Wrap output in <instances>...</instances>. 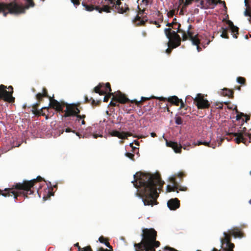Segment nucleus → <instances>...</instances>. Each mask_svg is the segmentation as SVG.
<instances>
[{
  "label": "nucleus",
  "instance_id": "473e14b6",
  "mask_svg": "<svg viewBox=\"0 0 251 251\" xmlns=\"http://www.w3.org/2000/svg\"><path fill=\"white\" fill-rule=\"evenodd\" d=\"M125 155L127 157H128L130 159H132L133 157L134 156L133 154H132L131 153H129V152H126Z\"/></svg>",
  "mask_w": 251,
  "mask_h": 251
},
{
  "label": "nucleus",
  "instance_id": "5701e85b",
  "mask_svg": "<svg viewBox=\"0 0 251 251\" xmlns=\"http://www.w3.org/2000/svg\"><path fill=\"white\" fill-rule=\"evenodd\" d=\"M244 4L245 6H246L247 8L244 11V14L245 16H249L250 19H251V14L249 11V5L247 2V0H244Z\"/></svg>",
  "mask_w": 251,
  "mask_h": 251
},
{
  "label": "nucleus",
  "instance_id": "0eeeda50",
  "mask_svg": "<svg viewBox=\"0 0 251 251\" xmlns=\"http://www.w3.org/2000/svg\"><path fill=\"white\" fill-rule=\"evenodd\" d=\"M8 89L9 91H7L5 87L1 85L0 86V98L4 99L5 100L12 101L14 98L12 96V87L9 86Z\"/></svg>",
  "mask_w": 251,
  "mask_h": 251
},
{
  "label": "nucleus",
  "instance_id": "6e6552de",
  "mask_svg": "<svg viewBox=\"0 0 251 251\" xmlns=\"http://www.w3.org/2000/svg\"><path fill=\"white\" fill-rule=\"evenodd\" d=\"M169 179L173 183L172 185H168L166 187V190L168 192H170L172 191H175L176 190V193H178V191L177 190L178 189L180 191H185L186 190L185 188H178V184L177 182L175 180V176H171L169 177Z\"/></svg>",
  "mask_w": 251,
  "mask_h": 251
},
{
  "label": "nucleus",
  "instance_id": "412c9836",
  "mask_svg": "<svg viewBox=\"0 0 251 251\" xmlns=\"http://www.w3.org/2000/svg\"><path fill=\"white\" fill-rule=\"evenodd\" d=\"M229 234L232 235L234 237L242 238V236L241 233L237 229H233L231 231H229Z\"/></svg>",
  "mask_w": 251,
  "mask_h": 251
},
{
  "label": "nucleus",
  "instance_id": "a19ab883",
  "mask_svg": "<svg viewBox=\"0 0 251 251\" xmlns=\"http://www.w3.org/2000/svg\"><path fill=\"white\" fill-rule=\"evenodd\" d=\"M232 37L234 38H237V36H236V33H232Z\"/></svg>",
  "mask_w": 251,
  "mask_h": 251
},
{
  "label": "nucleus",
  "instance_id": "603ef678",
  "mask_svg": "<svg viewBox=\"0 0 251 251\" xmlns=\"http://www.w3.org/2000/svg\"><path fill=\"white\" fill-rule=\"evenodd\" d=\"M49 195H50V196H53V193H51V192H50V193H49Z\"/></svg>",
  "mask_w": 251,
  "mask_h": 251
},
{
  "label": "nucleus",
  "instance_id": "393cba45",
  "mask_svg": "<svg viewBox=\"0 0 251 251\" xmlns=\"http://www.w3.org/2000/svg\"><path fill=\"white\" fill-rule=\"evenodd\" d=\"M238 132H241L243 133V136H250L251 135V129H249L247 132V129L246 127L242 128Z\"/></svg>",
  "mask_w": 251,
  "mask_h": 251
},
{
  "label": "nucleus",
  "instance_id": "4be33fe9",
  "mask_svg": "<svg viewBox=\"0 0 251 251\" xmlns=\"http://www.w3.org/2000/svg\"><path fill=\"white\" fill-rule=\"evenodd\" d=\"M198 2L199 3L197 5L198 7H200L201 9H207V6L206 4L205 0H198Z\"/></svg>",
  "mask_w": 251,
  "mask_h": 251
},
{
  "label": "nucleus",
  "instance_id": "a18cd8bd",
  "mask_svg": "<svg viewBox=\"0 0 251 251\" xmlns=\"http://www.w3.org/2000/svg\"><path fill=\"white\" fill-rule=\"evenodd\" d=\"M170 51H171V50H170V49H167L166 50V53H170Z\"/></svg>",
  "mask_w": 251,
  "mask_h": 251
},
{
  "label": "nucleus",
  "instance_id": "a878e982",
  "mask_svg": "<svg viewBox=\"0 0 251 251\" xmlns=\"http://www.w3.org/2000/svg\"><path fill=\"white\" fill-rule=\"evenodd\" d=\"M210 141H197V142H194V145L195 146H199L201 145H203L204 146H209Z\"/></svg>",
  "mask_w": 251,
  "mask_h": 251
},
{
  "label": "nucleus",
  "instance_id": "bb28decb",
  "mask_svg": "<svg viewBox=\"0 0 251 251\" xmlns=\"http://www.w3.org/2000/svg\"><path fill=\"white\" fill-rule=\"evenodd\" d=\"M47 95L46 93L45 92V90H43L42 93H39L37 94V98L38 99H40L42 98L43 96H46Z\"/></svg>",
  "mask_w": 251,
  "mask_h": 251
},
{
  "label": "nucleus",
  "instance_id": "5fc2aeb1",
  "mask_svg": "<svg viewBox=\"0 0 251 251\" xmlns=\"http://www.w3.org/2000/svg\"><path fill=\"white\" fill-rule=\"evenodd\" d=\"M81 124H82V125H84V124H85V122H84V121H82L81 122Z\"/></svg>",
  "mask_w": 251,
  "mask_h": 251
},
{
  "label": "nucleus",
  "instance_id": "e2e57ef3",
  "mask_svg": "<svg viewBox=\"0 0 251 251\" xmlns=\"http://www.w3.org/2000/svg\"><path fill=\"white\" fill-rule=\"evenodd\" d=\"M249 202H250V203H251V201H250Z\"/></svg>",
  "mask_w": 251,
  "mask_h": 251
},
{
  "label": "nucleus",
  "instance_id": "f03ea898",
  "mask_svg": "<svg viewBox=\"0 0 251 251\" xmlns=\"http://www.w3.org/2000/svg\"><path fill=\"white\" fill-rule=\"evenodd\" d=\"M156 232L153 228L142 229V240L141 243L134 246L140 251H155L154 247L159 246V243L156 241Z\"/></svg>",
  "mask_w": 251,
  "mask_h": 251
},
{
  "label": "nucleus",
  "instance_id": "b1692460",
  "mask_svg": "<svg viewBox=\"0 0 251 251\" xmlns=\"http://www.w3.org/2000/svg\"><path fill=\"white\" fill-rule=\"evenodd\" d=\"M228 25L232 33H236V34H238V27L234 25L231 22H229Z\"/></svg>",
  "mask_w": 251,
  "mask_h": 251
},
{
  "label": "nucleus",
  "instance_id": "e433bc0d",
  "mask_svg": "<svg viewBox=\"0 0 251 251\" xmlns=\"http://www.w3.org/2000/svg\"><path fill=\"white\" fill-rule=\"evenodd\" d=\"M221 36L222 37V38H227V36L226 35V34L225 33H222V34H221Z\"/></svg>",
  "mask_w": 251,
  "mask_h": 251
},
{
  "label": "nucleus",
  "instance_id": "37998d69",
  "mask_svg": "<svg viewBox=\"0 0 251 251\" xmlns=\"http://www.w3.org/2000/svg\"><path fill=\"white\" fill-rule=\"evenodd\" d=\"M42 179V178L40 176H38L36 177V179L38 180H41Z\"/></svg>",
  "mask_w": 251,
  "mask_h": 251
},
{
  "label": "nucleus",
  "instance_id": "2eb2a0df",
  "mask_svg": "<svg viewBox=\"0 0 251 251\" xmlns=\"http://www.w3.org/2000/svg\"><path fill=\"white\" fill-rule=\"evenodd\" d=\"M49 105L58 111L62 110V104L55 100L50 99Z\"/></svg>",
  "mask_w": 251,
  "mask_h": 251
},
{
  "label": "nucleus",
  "instance_id": "1a4fd4ad",
  "mask_svg": "<svg viewBox=\"0 0 251 251\" xmlns=\"http://www.w3.org/2000/svg\"><path fill=\"white\" fill-rule=\"evenodd\" d=\"M35 181V179L34 178L29 181H23L22 183H17L15 185V188L28 191L33 186Z\"/></svg>",
  "mask_w": 251,
  "mask_h": 251
},
{
  "label": "nucleus",
  "instance_id": "09e8293b",
  "mask_svg": "<svg viewBox=\"0 0 251 251\" xmlns=\"http://www.w3.org/2000/svg\"><path fill=\"white\" fill-rule=\"evenodd\" d=\"M151 135L152 137H154L155 136V133L152 132V133H151Z\"/></svg>",
  "mask_w": 251,
  "mask_h": 251
},
{
  "label": "nucleus",
  "instance_id": "f704fd0d",
  "mask_svg": "<svg viewBox=\"0 0 251 251\" xmlns=\"http://www.w3.org/2000/svg\"><path fill=\"white\" fill-rule=\"evenodd\" d=\"M71 1L75 6L79 4V2L77 0H71Z\"/></svg>",
  "mask_w": 251,
  "mask_h": 251
},
{
  "label": "nucleus",
  "instance_id": "c03bdc74",
  "mask_svg": "<svg viewBox=\"0 0 251 251\" xmlns=\"http://www.w3.org/2000/svg\"><path fill=\"white\" fill-rule=\"evenodd\" d=\"M109 105H114L115 106L116 105L115 103L113 102L112 101H111L109 103Z\"/></svg>",
  "mask_w": 251,
  "mask_h": 251
},
{
  "label": "nucleus",
  "instance_id": "13d9d810",
  "mask_svg": "<svg viewBox=\"0 0 251 251\" xmlns=\"http://www.w3.org/2000/svg\"><path fill=\"white\" fill-rule=\"evenodd\" d=\"M171 24H172L168 23V24H167V25H171Z\"/></svg>",
  "mask_w": 251,
  "mask_h": 251
},
{
  "label": "nucleus",
  "instance_id": "c85d7f7f",
  "mask_svg": "<svg viewBox=\"0 0 251 251\" xmlns=\"http://www.w3.org/2000/svg\"><path fill=\"white\" fill-rule=\"evenodd\" d=\"M224 93L223 94L227 96H230L232 95V92L230 90H227L226 89H223Z\"/></svg>",
  "mask_w": 251,
  "mask_h": 251
},
{
  "label": "nucleus",
  "instance_id": "dca6fc26",
  "mask_svg": "<svg viewBox=\"0 0 251 251\" xmlns=\"http://www.w3.org/2000/svg\"><path fill=\"white\" fill-rule=\"evenodd\" d=\"M111 135L112 136L117 137L120 139H125L129 135L128 133L124 132H121L118 131H112L111 132Z\"/></svg>",
  "mask_w": 251,
  "mask_h": 251
},
{
  "label": "nucleus",
  "instance_id": "69168bd1",
  "mask_svg": "<svg viewBox=\"0 0 251 251\" xmlns=\"http://www.w3.org/2000/svg\"><path fill=\"white\" fill-rule=\"evenodd\" d=\"M250 37H251V35H250Z\"/></svg>",
  "mask_w": 251,
  "mask_h": 251
},
{
  "label": "nucleus",
  "instance_id": "6e6d98bb",
  "mask_svg": "<svg viewBox=\"0 0 251 251\" xmlns=\"http://www.w3.org/2000/svg\"><path fill=\"white\" fill-rule=\"evenodd\" d=\"M94 137L95 138H96L97 137V135H94Z\"/></svg>",
  "mask_w": 251,
  "mask_h": 251
},
{
  "label": "nucleus",
  "instance_id": "0e129e2a",
  "mask_svg": "<svg viewBox=\"0 0 251 251\" xmlns=\"http://www.w3.org/2000/svg\"><path fill=\"white\" fill-rule=\"evenodd\" d=\"M183 0H180V1H183Z\"/></svg>",
  "mask_w": 251,
  "mask_h": 251
},
{
  "label": "nucleus",
  "instance_id": "cd10ccee",
  "mask_svg": "<svg viewBox=\"0 0 251 251\" xmlns=\"http://www.w3.org/2000/svg\"><path fill=\"white\" fill-rule=\"evenodd\" d=\"M101 11L106 12H110L109 11V7L107 5H104L100 9V10L99 11L100 12H101Z\"/></svg>",
  "mask_w": 251,
  "mask_h": 251
},
{
  "label": "nucleus",
  "instance_id": "c9c22d12",
  "mask_svg": "<svg viewBox=\"0 0 251 251\" xmlns=\"http://www.w3.org/2000/svg\"><path fill=\"white\" fill-rule=\"evenodd\" d=\"M192 0H185V5H188L191 2V1Z\"/></svg>",
  "mask_w": 251,
  "mask_h": 251
},
{
  "label": "nucleus",
  "instance_id": "7ed1b4c3",
  "mask_svg": "<svg viewBox=\"0 0 251 251\" xmlns=\"http://www.w3.org/2000/svg\"><path fill=\"white\" fill-rule=\"evenodd\" d=\"M26 4L25 6L20 5L16 2L5 4L0 2V12H2L4 16L7 13L12 14H20L25 13V11L30 7L34 6L32 0H25Z\"/></svg>",
  "mask_w": 251,
  "mask_h": 251
},
{
  "label": "nucleus",
  "instance_id": "de8ad7c7",
  "mask_svg": "<svg viewBox=\"0 0 251 251\" xmlns=\"http://www.w3.org/2000/svg\"><path fill=\"white\" fill-rule=\"evenodd\" d=\"M1 195L2 196L5 197L7 196V195L5 193H3ZM10 196V195L8 194V196Z\"/></svg>",
  "mask_w": 251,
  "mask_h": 251
},
{
  "label": "nucleus",
  "instance_id": "052dcab7",
  "mask_svg": "<svg viewBox=\"0 0 251 251\" xmlns=\"http://www.w3.org/2000/svg\"><path fill=\"white\" fill-rule=\"evenodd\" d=\"M7 189L5 188V189H4V190H5V191H7Z\"/></svg>",
  "mask_w": 251,
  "mask_h": 251
},
{
  "label": "nucleus",
  "instance_id": "6ab92c4d",
  "mask_svg": "<svg viewBox=\"0 0 251 251\" xmlns=\"http://www.w3.org/2000/svg\"><path fill=\"white\" fill-rule=\"evenodd\" d=\"M206 4L208 8H214L217 5L216 0H205Z\"/></svg>",
  "mask_w": 251,
  "mask_h": 251
},
{
  "label": "nucleus",
  "instance_id": "c756f323",
  "mask_svg": "<svg viewBox=\"0 0 251 251\" xmlns=\"http://www.w3.org/2000/svg\"><path fill=\"white\" fill-rule=\"evenodd\" d=\"M237 82L241 84H243L245 82V79L242 77H238L237 78Z\"/></svg>",
  "mask_w": 251,
  "mask_h": 251
},
{
  "label": "nucleus",
  "instance_id": "20e7f679",
  "mask_svg": "<svg viewBox=\"0 0 251 251\" xmlns=\"http://www.w3.org/2000/svg\"><path fill=\"white\" fill-rule=\"evenodd\" d=\"M103 86V84H100L95 88V92L96 93H98L100 95H103L107 92H109L108 94L103 98V101H107L108 98L112 95L113 96V100H116L120 102L125 103L127 101V99L120 92H118L115 95L110 93L111 89L109 83L105 84V90L104 91L100 90V88Z\"/></svg>",
  "mask_w": 251,
  "mask_h": 251
},
{
  "label": "nucleus",
  "instance_id": "4d7b16f0",
  "mask_svg": "<svg viewBox=\"0 0 251 251\" xmlns=\"http://www.w3.org/2000/svg\"><path fill=\"white\" fill-rule=\"evenodd\" d=\"M75 246L78 247V243H76V244H75Z\"/></svg>",
  "mask_w": 251,
  "mask_h": 251
},
{
  "label": "nucleus",
  "instance_id": "bf43d9fd",
  "mask_svg": "<svg viewBox=\"0 0 251 251\" xmlns=\"http://www.w3.org/2000/svg\"><path fill=\"white\" fill-rule=\"evenodd\" d=\"M132 145V143H130V145L131 146Z\"/></svg>",
  "mask_w": 251,
  "mask_h": 251
},
{
  "label": "nucleus",
  "instance_id": "ddd939ff",
  "mask_svg": "<svg viewBox=\"0 0 251 251\" xmlns=\"http://www.w3.org/2000/svg\"><path fill=\"white\" fill-rule=\"evenodd\" d=\"M167 206L170 210H176L179 207V201L176 198L171 199L168 201Z\"/></svg>",
  "mask_w": 251,
  "mask_h": 251
},
{
  "label": "nucleus",
  "instance_id": "a211bd4d",
  "mask_svg": "<svg viewBox=\"0 0 251 251\" xmlns=\"http://www.w3.org/2000/svg\"><path fill=\"white\" fill-rule=\"evenodd\" d=\"M234 137H235V140L236 142L238 144L240 142L245 143L244 142V138L243 136V133L241 132H237L235 133L234 134Z\"/></svg>",
  "mask_w": 251,
  "mask_h": 251
},
{
  "label": "nucleus",
  "instance_id": "9b49d317",
  "mask_svg": "<svg viewBox=\"0 0 251 251\" xmlns=\"http://www.w3.org/2000/svg\"><path fill=\"white\" fill-rule=\"evenodd\" d=\"M224 236V239H221V242L222 245H223V242H225L226 244V249H225L226 251H233L232 249L234 247V245L229 242L230 241V235L226 232L223 233Z\"/></svg>",
  "mask_w": 251,
  "mask_h": 251
},
{
  "label": "nucleus",
  "instance_id": "8fccbe9b",
  "mask_svg": "<svg viewBox=\"0 0 251 251\" xmlns=\"http://www.w3.org/2000/svg\"><path fill=\"white\" fill-rule=\"evenodd\" d=\"M147 99H148V98H146V97H142L141 98V100H147Z\"/></svg>",
  "mask_w": 251,
  "mask_h": 251
},
{
  "label": "nucleus",
  "instance_id": "f3484780",
  "mask_svg": "<svg viewBox=\"0 0 251 251\" xmlns=\"http://www.w3.org/2000/svg\"><path fill=\"white\" fill-rule=\"evenodd\" d=\"M187 32H188V34L189 35V36L190 37V40H191L193 45L196 46L198 51H200L199 48V44L200 43V42H199V40L197 38L196 36H195V37H193L192 35L191 32L189 31V29H188V30H187Z\"/></svg>",
  "mask_w": 251,
  "mask_h": 251
},
{
  "label": "nucleus",
  "instance_id": "79ce46f5",
  "mask_svg": "<svg viewBox=\"0 0 251 251\" xmlns=\"http://www.w3.org/2000/svg\"><path fill=\"white\" fill-rule=\"evenodd\" d=\"M180 102H181V107H183L184 102H183V101L182 100H180Z\"/></svg>",
  "mask_w": 251,
  "mask_h": 251
},
{
  "label": "nucleus",
  "instance_id": "72a5a7b5",
  "mask_svg": "<svg viewBox=\"0 0 251 251\" xmlns=\"http://www.w3.org/2000/svg\"><path fill=\"white\" fill-rule=\"evenodd\" d=\"M85 9L88 11H91L94 9V8L92 6H89L86 5V6H85Z\"/></svg>",
  "mask_w": 251,
  "mask_h": 251
},
{
  "label": "nucleus",
  "instance_id": "58836bf2",
  "mask_svg": "<svg viewBox=\"0 0 251 251\" xmlns=\"http://www.w3.org/2000/svg\"><path fill=\"white\" fill-rule=\"evenodd\" d=\"M10 193H12L13 194V195L14 196V199H15L16 198H17V196L15 195V192L14 191H13L12 190H10Z\"/></svg>",
  "mask_w": 251,
  "mask_h": 251
},
{
  "label": "nucleus",
  "instance_id": "9d476101",
  "mask_svg": "<svg viewBox=\"0 0 251 251\" xmlns=\"http://www.w3.org/2000/svg\"><path fill=\"white\" fill-rule=\"evenodd\" d=\"M197 102V106L199 108H204L208 107L209 103L208 100L203 99L201 94H198L194 99Z\"/></svg>",
  "mask_w": 251,
  "mask_h": 251
},
{
  "label": "nucleus",
  "instance_id": "423d86ee",
  "mask_svg": "<svg viewBox=\"0 0 251 251\" xmlns=\"http://www.w3.org/2000/svg\"><path fill=\"white\" fill-rule=\"evenodd\" d=\"M65 112L64 117H67L71 116H75L78 121L80 119H84L85 117L84 115H80L77 114L79 112V110L75 104L73 103L67 105Z\"/></svg>",
  "mask_w": 251,
  "mask_h": 251
},
{
  "label": "nucleus",
  "instance_id": "f257e3e1",
  "mask_svg": "<svg viewBox=\"0 0 251 251\" xmlns=\"http://www.w3.org/2000/svg\"><path fill=\"white\" fill-rule=\"evenodd\" d=\"M134 180L131 182L138 189L136 195L142 199L144 205L153 206L156 204L155 200L163 184L158 174H150L136 173L133 175Z\"/></svg>",
  "mask_w": 251,
  "mask_h": 251
},
{
  "label": "nucleus",
  "instance_id": "f8f14e48",
  "mask_svg": "<svg viewBox=\"0 0 251 251\" xmlns=\"http://www.w3.org/2000/svg\"><path fill=\"white\" fill-rule=\"evenodd\" d=\"M166 145L167 147L172 148L176 153H180L182 147L180 144L176 142H169L166 139Z\"/></svg>",
  "mask_w": 251,
  "mask_h": 251
},
{
  "label": "nucleus",
  "instance_id": "864d4df0",
  "mask_svg": "<svg viewBox=\"0 0 251 251\" xmlns=\"http://www.w3.org/2000/svg\"><path fill=\"white\" fill-rule=\"evenodd\" d=\"M183 148L184 150H188V149H187V148H186V147L185 146H184L183 147Z\"/></svg>",
  "mask_w": 251,
  "mask_h": 251
},
{
  "label": "nucleus",
  "instance_id": "ea45409f",
  "mask_svg": "<svg viewBox=\"0 0 251 251\" xmlns=\"http://www.w3.org/2000/svg\"><path fill=\"white\" fill-rule=\"evenodd\" d=\"M103 243L105 245V246H106L107 247H108V248H111V247L110 246V245H109V244H108V243H107V242H105V243Z\"/></svg>",
  "mask_w": 251,
  "mask_h": 251
},
{
  "label": "nucleus",
  "instance_id": "aec40b11",
  "mask_svg": "<svg viewBox=\"0 0 251 251\" xmlns=\"http://www.w3.org/2000/svg\"><path fill=\"white\" fill-rule=\"evenodd\" d=\"M168 100L169 101L177 105H178V103L180 102V100L176 96L169 97Z\"/></svg>",
  "mask_w": 251,
  "mask_h": 251
},
{
  "label": "nucleus",
  "instance_id": "49530a36",
  "mask_svg": "<svg viewBox=\"0 0 251 251\" xmlns=\"http://www.w3.org/2000/svg\"><path fill=\"white\" fill-rule=\"evenodd\" d=\"M65 131H66V132H69L71 131V129H70V128H66V129H65Z\"/></svg>",
  "mask_w": 251,
  "mask_h": 251
},
{
  "label": "nucleus",
  "instance_id": "39448f33",
  "mask_svg": "<svg viewBox=\"0 0 251 251\" xmlns=\"http://www.w3.org/2000/svg\"><path fill=\"white\" fill-rule=\"evenodd\" d=\"M177 31H171V28H166L164 29L165 34L168 38L169 42L167 43L169 47L175 48L180 45V38L177 34Z\"/></svg>",
  "mask_w": 251,
  "mask_h": 251
},
{
  "label": "nucleus",
  "instance_id": "4c0bfd02",
  "mask_svg": "<svg viewBox=\"0 0 251 251\" xmlns=\"http://www.w3.org/2000/svg\"><path fill=\"white\" fill-rule=\"evenodd\" d=\"M103 238L102 237H100L99 238V241L101 243H103Z\"/></svg>",
  "mask_w": 251,
  "mask_h": 251
},
{
  "label": "nucleus",
  "instance_id": "3c124183",
  "mask_svg": "<svg viewBox=\"0 0 251 251\" xmlns=\"http://www.w3.org/2000/svg\"><path fill=\"white\" fill-rule=\"evenodd\" d=\"M155 24L157 25V27H159L160 26V25L157 24L156 22H155Z\"/></svg>",
  "mask_w": 251,
  "mask_h": 251
},
{
  "label": "nucleus",
  "instance_id": "2f4dec72",
  "mask_svg": "<svg viewBox=\"0 0 251 251\" xmlns=\"http://www.w3.org/2000/svg\"><path fill=\"white\" fill-rule=\"evenodd\" d=\"M78 249L79 251H91L89 247H87L82 249H80V247H78Z\"/></svg>",
  "mask_w": 251,
  "mask_h": 251
},
{
  "label": "nucleus",
  "instance_id": "7c9ffc66",
  "mask_svg": "<svg viewBox=\"0 0 251 251\" xmlns=\"http://www.w3.org/2000/svg\"><path fill=\"white\" fill-rule=\"evenodd\" d=\"M175 123L177 125H181L182 124L181 119L180 117H176L175 119Z\"/></svg>",
  "mask_w": 251,
  "mask_h": 251
},
{
  "label": "nucleus",
  "instance_id": "4468645a",
  "mask_svg": "<svg viewBox=\"0 0 251 251\" xmlns=\"http://www.w3.org/2000/svg\"><path fill=\"white\" fill-rule=\"evenodd\" d=\"M110 4H113V6H115V8L117 10V12L119 13H123L126 10L123 7H120L121 4L119 0H108Z\"/></svg>",
  "mask_w": 251,
  "mask_h": 251
},
{
  "label": "nucleus",
  "instance_id": "680f3d73",
  "mask_svg": "<svg viewBox=\"0 0 251 251\" xmlns=\"http://www.w3.org/2000/svg\"><path fill=\"white\" fill-rule=\"evenodd\" d=\"M9 190L10 191L11 190H12V189L9 188Z\"/></svg>",
  "mask_w": 251,
  "mask_h": 251
}]
</instances>
